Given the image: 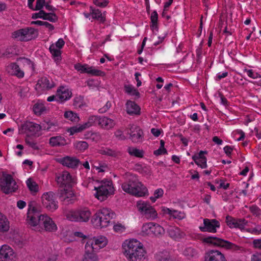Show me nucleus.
Masks as SVG:
<instances>
[{"mask_svg":"<svg viewBox=\"0 0 261 261\" xmlns=\"http://www.w3.org/2000/svg\"><path fill=\"white\" fill-rule=\"evenodd\" d=\"M121 188L125 192L136 197H143L148 193L147 189L138 177L129 173L126 175V180L122 184Z\"/></svg>","mask_w":261,"mask_h":261,"instance_id":"f257e3e1","label":"nucleus"},{"mask_svg":"<svg viewBox=\"0 0 261 261\" xmlns=\"http://www.w3.org/2000/svg\"><path fill=\"white\" fill-rule=\"evenodd\" d=\"M115 216V213L110 208L103 207L97 211L91 222L96 228H106L110 225Z\"/></svg>","mask_w":261,"mask_h":261,"instance_id":"f03ea898","label":"nucleus"},{"mask_svg":"<svg viewBox=\"0 0 261 261\" xmlns=\"http://www.w3.org/2000/svg\"><path fill=\"white\" fill-rule=\"evenodd\" d=\"M201 241L204 244L224 248L225 249L231 250L233 251L243 252L245 250L244 247L242 246L216 237L209 236L202 238Z\"/></svg>","mask_w":261,"mask_h":261,"instance_id":"7ed1b4c3","label":"nucleus"},{"mask_svg":"<svg viewBox=\"0 0 261 261\" xmlns=\"http://www.w3.org/2000/svg\"><path fill=\"white\" fill-rule=\"evenodd\" d=\"M98 187H95V197L100 201L106 200L109 196L114 194L115 189L112 181L103 179L99 182Z\"/></svg>","mask_w":261,"mask_h":261,"instance_id":"20e7f679","label":"nucleus"},{"mask_svg":"<svg viewBox=\"0 0 261 261\" xmlns=\"http://www.w3.org/2000/svg\"><path fill=\"white\" fill-rule=\"evenodd\" d=\"M53 126H55V124L51 122H47L41 126L33 122L27 121L21 125L19 131L22 133L38 137L41 135V130L42 127L43 129L53 131L54 130Z\"/></svg>","mask_w":261,"mask_h":261,"instance_id":"39448f33","label":"nucleus"},{"mask_svg":"<svg viewBox=\"0 0 261 261\" xmlns=\"http://www.w3.org/2000/svg\"><path fill=\"white\" fill-rule=\"evenodd\" d=\"M66 218L74 222H88L91 217V213L87 207L70 210L65 214Z\"/></svg>","mask_w":261,"mask_h":261,"instance_id":"423d86ee","label":"nucleus"},{"mask_svg":"<svg viewBox=\"0 0 261 261\" xmlns=\"http://www.w3.org/2000/svg\"><path fill=\"white\" fill-rule=\"evenodd\" d=\"M37 35V31L34 28L27 27L14 31L11 37L17 41H28L34 39Z\"/></svg>","mask_w":261,"mask_h":261,"instance_id":"0eeeda50","label":"nucleus"},{"mask_svg":"<svg viewBox=\"0 0 261 261\" xmlns=\"http://www.w3.org/2000/svg\"><path fill=\"white\" fill-rule=\"evenodd\" d=\"M43 207L47 211L54 212L59 207L58 201L55 194L52 191L43 193L41 197Z\"/></svg>","mask_w":261,"mask_h":261,"instance_id":"6e6552de","label":"nucleus"},{"mask_svg":"<svg viewBox=\"0 0 261 261\" xmlns=\"http://www.w3.org/2000/svg\"><path fill=\"white\" fill-rule=\"evenodd\" d=\"M108 240L105 236H100L89 239L85 244V249L96 253L108 244Z\"/></svg>","mask_w":261,"mask_h":261,"instance_id":"1a4fd4ad","label":"nucleus"},{"mask_svg":"<svg viewBox=\"0 0 261 261\" xmlns=\"http://www.w3.org/2000/svg\"><path fill=\"white\" fill-rule=\"evenodd\" d=\"M0 187L4 193L9 194L16 191L18 186L11 175L3 174L0 177Z\"/></svg>","mask_w":261,"mask_h":261,"instance_id":"9d476101","label":"nucleus"},{"mask_svg":"<svg viewBox=\"0 0 261 261\" xmlns=\"http://www.w3.org/2000/svg\"><path fill=\"white\" fill-rule=\"evenodd\" d=\"M42 216V215L40 214L36 208L29 205L26 219L27 224L33 227L35 230L39 231Z\"/></svg>","mask_w":261,"mask_h":261,"instance_id":"9b49d317","label":"nucleus"},{"mask_svg":"<svg viewBox=\"0 0 261 261\" xmlns=\"http://www.w3.org/2000/svg\"><path fill=\"white\" fill-rule=\"evenodd\" d=\"M164 229L161 226L153 222L144 224L142 227L141 233L143 236H160L164 234Z\"/></svg>","mask_w":261,"mask_h":261,"instance_id":"f8f14e48","label":"nucleus"},{"mask_svg":"<svg viewBox=\"0 0 261 261\" xmlns=\"http://www.w3.org/2000/svg\"><path fill=\"white\" fill-rule=\"evenodd\" d=\"M55 86V84L52 80L46 77H42L38 80L35 86V90L38 94L41 95L46 93Z\"/></svg>","mask_w":261,"mask_h":261,"instance_id":"ddd939ff","label":"nucleus"},{"mask_svg":"<svg viewBox=\"0 0 261 261\" xmlns=\"http://www.w3.org/2000/svg\"><path fill=\"white\" fill-rule=\"evenodd\" d=\"M74 67L80 73H86L93 76H104L106 75V73L104 71L96 69L93 66H89L87 64L76 63L74 65Z\"/></svg>","mask_w":261,"mask_h":261,"instance_id":"4468645a","label":"nucleus"},{"mask_svg":"<svg viewBox=\"0 0 261 261\" xmlns=\"http://www.w3.org/2000/svg\"><path fill=\"white\" fill-rule=\"evenodd\" d=\"M65 45V41L62 38H59L55 43L51 44L49 48L50 54L57 63L61 60L62 49Z\"/></svg>","mask_w":261,"mask_h":261,"instance_id":"2eb2a0df","label":"nucleus"},{"mask_svg":"<svg viewBox=\"0 0 261 261\" xmlns=\"http://www.w3.org/2000/svg\"><path fill=\"white\" fill-rule=\"evenodd\" d=\"M220 227V223L217 220L205 218L203 219V225L200 226L199 228L202 232L216 233L217 231V229Z\"/></svg>","mask_w":261,"mask_h":261,"instance_id":"dca6fc26","label":"nucleus"},{"mask_svg":"<svg viewBox=\"0 0 261 261\" xmlns=\"http://www.w3.org/2000/svg\"><path fill=\"white\" fill-rule=\"evenodd\" d=\"M124 248L126 256L136 252H138L141 249L144 250L141 243L136 239L126 241L124 243Z\"/></svg>","mask_w":261,"mask_h":261,"instance_id":"f3484780","label":"nucleus"},{"mask_svg":"<svg viewBox=\"0 0 261 261\" xmlns=\"http://www.w3.org/2000/svg\"><path fill=\"white\" fill-rule=\"evenodd\" d=\"M248 221L244 218L237 219L234 228L245 231L253 234L258 235L261 233V226L257 225L255 228H246L248 225Z\"/></svg>","mask_w":261,"mask_h":261,"instance_id":"a211bd4d","label":"nucleus"},{"mask_svg":"<svg viewBox=\"0 0 261 261\" xmlns=\"http://www.w3.org/2000/svg\"><path fill=\"white\" fill-rule=\"evenodd\" d=\"M129 139L133 143L142 142L144 140V133L142 129L138 126L132 125L127 131Z\"/></svg>","mask_w":261,"mask_h":261,"instance_id":"6ab92c4d","label":"nucleus"},{"mask_svg":"<svg viewBox=\"0 0 261 261\" xmlns=\"http://www.w3.org/2000/svg\"><path fill=\"white\" fill-rule=\"evenodd\" d=\"M96 119V117L95 115H91L87 122L83 124L71 127L67 131L69 133L70 135H73L75 134L81 133L91 126L95 122Z\"/></svg>","mask_w":261,"mask_h":261,"instance_id":"aec40b11","label":"nucleus"},{"mask_svg":"<svg viewBox=\"0 0 261 261\" xmlns=\"http://www.w3.org/2000/svg\"><path fill=\"white\" fill-rule=\"evenodd\" d=\"M16 254L8 245H4L0 248V261H14Z\"/></svg>","mask_w":261,"mask_h":261,"instance_id":"412c9836","label":"nucleus"},{"mask_svg":"<svg viewBox=\"0 0 261 261\" xmlns=\"http://www.w3.org/2000/svg\"><path fill=\"white\" fill-rule=\"evenodd\" d=\"M6 71L9 74L16 76L18 79H22L24 76L23 69H21L19 65L15 62L8 64L6 67Z\"/></svg>","mask_w":261,"mask_h":261,"instance_id":"4be33fe9","label":"nucleus"},{"mask_svg":"<svg viewBox=\"0 0 261 261\" xmlns=\"http://www.w3.org/2000/svg\"><path fill=\"white\" fill-rule=\"evenodd\" d=\"M41 218L42 219L40 225L43 226V228L45 231L55 232L57 230L58 227L52 218L46 214H42Z\"/></svg>","mask_w":261,"mask_h":261,"instance_id":"5701e85b","label":"nucleus"},{"mask_svg":"<svg viewBox=\"0 0 261 261\" xmlns=\"http://www.w3.org/2000/svg\"><path fill=\"white\" fill-rule=\"evenodd\" d=\"M204 261H226V259L221 251L213 249L205 253Z\"/></svg>","mask_w":261,"mask_h":261,"instance_id":"b1692460","label":"nucleus"},{"mask_svg":"<svg viewBox=\"0 0 261 261\" xmlns=\"http://www.w3.org/2000/svg\"><path fill=\"white\" fill-rule=\"evenodd\" d=\"M59 102L62 103L70 99L72 96L71 90L67 86H60L56 92Z\"/></svg>","mask_w":261,"mask_h":261,"instance_id":"393cba45","label":"nucleus"},{"mask_svg":"<svg viewBox=\"0 0 261 261\" xmlns=\"http://www.w3.org/2000/svg\"><path fill=\"white\" fill-rule=\"evenodd\" d=\"M56 181L60 186H70L73 183V179L72 178L70 173L67 171H63L56 176Z\"/></svg>","mask_w":261,"mask_h":261,"instance_id":"a878e982","label":"nucleus"},{"mask_svg":"<svg viewBox=\"0 0 261 261\" xmlns=\"http://www.w3.org/2000/svg\"><path fill=\"white\" fill-rule=\"evenodd\" d=\"M57 259V256L49 249L40 250L37 254V261H56Z\"/></svg>","mask_w":261,"mask_h":261,"instance_id":"bb28decb","label":"nucleus"},{"mask_svg":"<svg viewBox=\"0 0 261 261\" xmlns=\"http://www.w3.org/2000/svg\"><path fill=\"white\" fill-rule=\"evenodd\" d=\"M206 153V151L201 150L199 153L193 155L192 157L195 163L202 169L207 167V159L204 156V154Z\"/></svg>","mask_w":261,"mask_h":261,"instance_id":"cd10ccee","label":"nucleus"},{"mask_svg":"<svg viewBox=\"0 0 261 261\" xmlns=\"http://www.w3.org/2000/svg\"><path fill=\"white\" fill-rule=\"evenodd\" d=\"M169 236L175 241H179L186 236V233L177 227H170L168 229Z\"/></svg>","mask_w":261,"mask_h":261,"instance_id":"c85d7f7f","label":"nucleus"},{"mask_svg":"<svg viewBox=\"0 0 261 261\" xmlns=\"http://www.w3.org/2000/svg\"><path fill=\"white\" fill-rule=\"evenodd\" d=\"M98 124L105 129L112 128L115 125L114 120L105 116H99L98 118Z\"/></svg>","mask_w":261,"mask_h":261,"instance_id":"c756f323","label":"nucleus"},{"mask_svg":"<svg viewBox=\"0 0 261 261\" xmlns=\"http://www.w3.org/2000/svg\"><path fill=\"white\" fill-rule=\"evenodd\" d=\"M59 162L63 165L71 168L76 167L80 163V161L77 159L69 156L60 159Z\"/></svg>","mask_w":261,"mask_h":261,"instance_id":"7c9ffc66","label":"nucleus"},{"mask_svg":"<svg viewBox=\"0 0 261 261\" xmlns=\"http://www.w3.org/2000/svg\"><path fill=\"white\" fill-rule=\"evenodd\" d=\"M49 144L51 147H60L66 145L68 143L64 137L59 135L50 138Z\"/></svg>","mask_w":261,"mask_h":261,"instance_id":"2f4dec72","label":"nucleus"},{"mask_svg":"<svg viewBox=\"0 0 261 261\" xmlns=\"http://www.w3.org/2000/svg\"><path fill=\"white\" fill-rule=\"evenodd\" d=\"M75 196L72 190H64L61 194V200L66 204L72 203Z\"/></svg>","mask_w":261,"mask_h":261,"instance_id":"473e14b6","label":"nucleus"},{"mask_svg":"<svg viewBox=\"0 0 261 261\" xmlns=\"http://www.w3.org/2000/svg\"><path fill=\"white\" fill-rule=\"evenodd\" d=\"M10 222L6 216L0 213V234L7 232L10 229Z\"/></svg>","mask_w":261,"mask_h":261,"instance_id":"72a5a7b5","label":"nucleus"},{"mask_svg":"<svg viewBox=\"0 0 261 261\" xmlns=\"http://www.w3.org/2000/svg\"><path fill=\"white\" fill-rule=\"evenodd\" d=\"M99 152L102 155H107L117 159L122 155V153L119 150L112 149L110 148H102L99 150Z\"/></svg>","mask_w":261,"mask_h":261,"instance_id":"f704fd0d","label":"nucleus"},{"mask_svg":"<svg viewBox=\"0 0 261 261\" xmlns=\"http://www.w3.org/2000/svg\"><path fill=\"white\" fill-rule=\"evenodd\" d=\"M144 250H140L138 252L126 256L128 261H147Z\"/></svg>","mask_w":261,"mask_h":261,"instance_id":"c9c22d12","label":"nucleus"},{"mask_svg":"<svg viewBox=\"0 0 261 261\" xmlns=\"http://www.w3.org/2000/svg\"><path fill=\"white\" fill-rule=\"evenodd\" d=\"M90 10L93 19H97L101 22L105 21V12L102 13L100 10L95 9L92 6L90 7Z\"/></svg>","mask_w":261,"mask_h":261,"instance_id":"e433bc0d","label":"nucleus"},{"mask_svg":"<svg viewBox=\"0 0 261 261\" xmlns=\"http://www.w3.org/2000/svg\"><path fill=\"white\" fill-rule=\"evenodd\" d=\"M126 109L128 114H139L140 108L134 101L128 100L126 103Z\"/></svg>","mask_w":261,"mask_h":261,"instance_id":"4c0bfd02","label":"nucleus"},{"mask_svg":"<svg viewBox=\"0 0 261 261\" xmlns=\"http://www.w3.org/2000/svg\"><path fill=\"white\" fill-rule=\"evenodd\" d=\"M182 254L188 259L197 258L199 254L198 251L191 247L185 248L183 250Z\"/></svg>","mask_w":261,"mask_h":261,"instance_id":"58836bf2","label":"nucleus"},{"mask_svg":"<svg viewBox=\"0 0 261 261\" xmlns=\"http://www.w3.org/2000/svg\"><path fill=\"white\" fill-rule=\"evenodd\" d=\"M17 62L19 63L20 66L22 67L21 69H29L33 70L34 68V65L30 59L26 58H19L17 59Z\"/></svg>","mask_w":261,"mask_h":261,"instance_id":"ea45409f","label":"nucleus"},{"mask_svg":"<svg viewBox=\"0 0 261 261\" xmlns=\"http://www.w3.org/2000/svg\"><path fill=\"white\" fill-rule=\"evenodd\" d=\"M33 110L35 114H41L47 111L45 103L41 101H38L35 103Z\"/></svg>","mask_w":261,"mask_h":261,"instance_id":"a19ab883","label":"nucleus"},{"mask_svg":"<svg viewBox=\"0 0 261 261\" xmlns=\"http://www.w3.org/2000/svg\"><path fill=\"white\" fill-rule=\"evenodd\" d=\"M16 54L15 47L14 46H10L6 49H2L0 50L1 57H6L9 58Z\"/></svg>","mask_w":261,"mask_h":261,"instance_id":"79ce46f5","label":"nucleus"},{"mask_svg":"<svg viewBox=\"0 0 261 261\" xmlns=\"http://www.w3.org/2000/svg\"><path fill=\"white\" fill-rule=\"evenodd\" d=\"M81 261H99L98 256L96 253L88 251L85 249Z\"/></svg>","mask_w":261,"mask_h":261,"instance_id":"37998d69","label":"nucleus"},{"mask_svg":"<svg viewBox=\"0 0 261 261\" xmlns=\"http://www.w3.org/2000/svg\"><path fill=\"white\" fill-rule=\"evenodd\" d=\"M127 151L130 155L137 158H143L144 154L143 150L134 147H128Z\"/></svg>","mask_w":261,"mask_h":261,"instance_id":"c03bdc74","label":"nucleus"},{"mask_svg":"<svg viewBox=\"0 0 261 261\" xmlns=\"http://www.w3.org/2000/svg\"><path fill=\"white\" fill-rule=\"evenodd\" d=\"M151 207L152 206L150 205L149 202L142 200H139L137 203V207L142 215L145 211H147L148 208H151Z\"/></svg>","mask_w":261,"mask_h":261,"instance_id":"a18cd8bd","label":"nucleus"},{"mask_svg":"<svg viewBox=\"0 0 261 261\" xmlns=\"http://www.w3.org/2000/svg\"><path fill=\"white\" fill-rule=\"evenodd\" d=\"M26 184L29 190L32 193H36L39 191V186L38 184L33 180L32 178H30L26 181Z\"/></svg>","mask_w":261,"mask_h":261,"instance_id":"49530a36","label":"nucleus"},{"mask_svg":"<svg viewBox=\"0 0 261 261\" xmlns=\"http://www.w3.org/2000/svg\"><path fill=\"white\" fill-rule=\"evenodd\" d=\"M124 88L125 92L127 94L130 96H139V92L133 85L130 84H125Z\"/></svg>","mask_w":261,"mask_h":261,"instance_id":"de8ad7c7","label":"nucleus"},{"mask_svg":"<svg viewBox=\"0 0 261 261\" xmlns=\"http://www.w3.org/2000/svg\"><path fill=\"white\" fill-rule=\"evenodd\" d=\"M88 144L86 141H77L73 143L74 148L81 152L84 151L88 148Z\"/></svg>","mask_w":261,"mask_h":261,"instance_id":"09e8293b","label":"nucleus"},{"mask_svg":"<svg viewBox=\"0 0 261 261\" xmlns=\"http://www.w3.org/2000/svg\"><path fill=\"white\" fill-rule=\"evenodd\" d=\"M143 215L148 219L153 220L157 217L158 214L155 209L152 206L151 208H148Z\"/></svg>","mask_w":261,"mask_h":261,"instance_id":"8fccbe9b","label":"nucleus"},{"mask_svg":"<svg viewBox=\"0 0 261 261\" xmlns=\"http://www.w3.org/2000/svg\"><path fill=\"white\" fill-rule=\"evenodd\" d=\"M156 258L158 261H171L169 253L166 251L158 253L156 255Z\"/></svg>","mask_w":261,"mask_h":261,"instance_id":"3c124183","label":"nucleus"},{"mask_svg":"<svg viewBox=\"0 0 261 261\" xmlns=\"http://www.w3.org/2000/svg\"><path fill=\"white\" fill-rule=\"evenodd\" d=\"M150 20L151 22V28L152 29L156 28L158 21V14L156 11H153L152 12L150 16Z\"/></svg>","mask_w":261,"mask_h":261,"instance_id":"603ef678","label":"nucleus"},{"mask_svg":"<svg viewBox=\"0 0 261 261\" xmlns=\"http://www.w3.org/2000/svg\"><path fill=\"white\" fill-rule=\"evenodd\" d=\"M163 194L164 190L161 188H159L155 190L154 192L153 196H151L150 197V199L152 202H154L157 199L162 197Z\"/></svg>","mask_w":261,"mask_h":261,"instance_id":"864d4df0","label":"nucleus"},{"mask_svg":"<svg viewBox=\"0 0 261 261\" xmlns=\"http://www.w3.org/2000/svg\"><path fill=\"white\" fill-rule=\"evenodd\" d=\"M237 219L232 216L228 215L226 217L225 222L230 228H234Z\"/></svg>","mask_w":261,"mask_h":261,"instance_id":"5fc2aeb1","label":"nucleus"},{"mask_svg":"<svg viewBox=\"0 0 261 261\" xmlns=\"http://www.w3.org/2000/svg\"><path fill=\"white\" fill-rule=\"evenodd\" d=\"M171 216L174 219H177L178 220H182L186 217V214L182 212L177 210H172Z\"/></svg>","mask_w":261,"mask_h":261,"instance_id":"6e6d98bb","label":"nucleus"},{"mask_svg":"<svg viewBox=\"0 0 261 261\" xmlns=\"http://www.w3.org/2000/svg\"><path fill=\"white\" fill-rule=\"evenodd\" d=\"M244 71L249 77L253 79H257L261 77V75L259 73L252 69H245Z\"/></svg>","mask_w":261,"mask_h":261,"instance_id":"4d7b16f0","label":"nucleus"},{"mask_svg":"<svg viewBox=\"0 0 261 261\" xmlns=\"http://www.w3.org/2000/svg\"><path fill=\"white\" fill-rule=\"evenodd\" d=\"M43 20H46L54 22L57 20V17L53 13H46L44 12Z\"/></svg>","mask_w":261,"mask_h":261,"instance_id":"13d9d810","label":"nucleus"},{"mask_svg":"<svg viewBox=\"0 0 261 261\" xmlns=\"http://www.w3.org/2000/svg\"><path fill=\"white\" fill-rule=\"evenodd\" d=\"M25 142L27 145L35 150H38L39 149L36 141L32 140L31 139L28 138L25 139Z\"/></svg>","mask_w":261,"mask_h":261,"instance_id":"bf43d9fd","label":"nucleus"},{"mask_svg":"<svg viewBox=\"0 0 261 261\" xmlns=\"http://www.w3.org/2000/svg\"><path fill=\"white\" fill-rule=\"evenodd\" d=\"M93 4L97 7L105 8L109 2L108 0H93Z\"/></svg>","mask_w":261,"mask_h":261,"instance_id":"052dcab7","label":"nucleus"},{"mask_svg":"<svg viewBox=\"0 0 261 261\" xmlns=\"http://www.w3.org/2000/svg\"><path fill=\"white\" fill-rule=\"evenodd\" d=\"M45 6V0H36V6L34 7L33 11L40 10Z\"/></svg>","mask_w":261,"mask_h":261,"instance_id":"680f3d73","label":"nucleus"},{"mask_svg":"<svg viewBox=\"0 0 261 261\" xmlns=\"http://www.w3.org/2000/svg\"><path fill=\"white\" fill-rule=\"evenodd\" d=\"M114 135L116 138L119 140H124L126 138L123 132L120 129L117 130L115 132Z\"/></svg>","mask_w":261,"mask_h":261,"instance_id":"e2e57ef3","label":"nucleus"},{"mask_svg":"<svg viewBox=\"0 0 261 261\" xmlns=\"http://www.w3.org/2000/svg\"><path fill=\"white\" fill-rule=\"evenodd\" d=\"M108 170L109 167L108 165L106 163L102 162V163H100V165L98 167V169H97V171H98V173H102L108 171Z\"/></svg>","mask_w":261,"mask_h":261,"instance_id":"0e129e2a","label":"nucleus"},{"mask_svg":"<svg viewBox=\"0 0 261 261\" xmlns=\"http://www.w3.org/2000/svg\"><path fill=\"white\" fill-rule=\"evenodd\" d=\"M44 15V11L40 10L39 12L37 13H33L32 15V18L34 19H36L37 18H41L43 19Z\"/></svg>","mask_w":261,"mask_h":261,"instance_id":"69168bd1","label":"nucleus"},{"mask_svg":"<svg viewBox=\"0 0 261 261\" xmlns=\"http://www.w3.org/2000/svg\"><path fill=\"white\" fill-rule=\"evenodd\" d=\"M253 248L261 250V239H254L252 241Z\"/></svg>","mask_w":261,"mask_h":261,"instance_id":"338daca9","label":"nucleus"},{"mask_svg":"<svg viewBox=\"0 0 261 261\" xmlns=\"http://www.w3.org/2000/svg\"><path fill=\"white\" fill-rule=\"evenodd\" d=\"M251 261H261V253L256 252L251 257Z\"/></svg>","mask_w":261,"mask_h":261,"instance_id":"774afa93","label":"nucleus"}]
</instances>
